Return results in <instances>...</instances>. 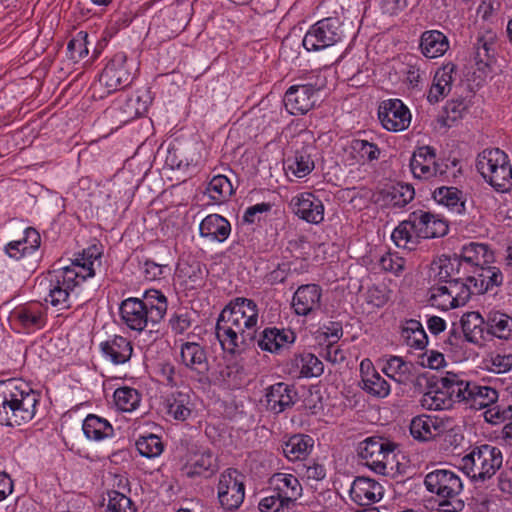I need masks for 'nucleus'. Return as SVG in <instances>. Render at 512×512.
<instances>
[{
  "mask_svg": "<svg viewBox=\"0 0 512 512\" xmlns=\"http://www.w3.org/2000/svg\"><path fill=\"white\" fill-rule=\"evenodd\" d=\"M259 322L257 304L246 298H236L220 313L216 323V336L222 348L231 353H240L251 345Z\"/></svg>",
  "mask_w": 512,
  "mask_h": 512,
  "instance_id": "nucleus-1",
  "label": "nucleus"
},
{
  "mask_svg": "<svg viewBox=\"0 0 512 512\" xmlns=\"http://www.w3.org/2000/svg\"><path fill=\"white\" fill-rule=\"evenodd\" d=\"M99 257L95 247L84 250L69 266L61 268L50 280L46 287V303L58 311L69 309L72 306V295L87 278L93 277L94 261Z\"/></svg>",
  "mask_w": 512,
  "mask_h": 512,
  "instance_id": "nucleus-2",
  "label": "nucleus"
},
{
  "mask_svg": "<svg viewBox=\"0 0 512 512\" xmlns=\"http://www.w3.org/2000/svg\"><path fill=\"white\" fill-rule=\"evenodd\" d=\"M38 394L21 379L0 382V424L15 426L27 423L36 414Z\"/></svg>",
  "mask_w": 512,
  "mask_h": 512,
  "instance_id": "nucleus-3",
  "label": "nucleus"
},
{
  "mask_svg": "<svg viewBox=\"0 0 512 512\" xmlns=\"http://www.w3.org/2000/svg\"><path fill=\"white\" fill-rule=\"evenodd\" d=\"M167 298L159 290H147L142 298L130 297L119 306L121 322L130 330L142 332L158 324L166 315Z\"/></svg>",
  "mask_w": 512,
  "mask_h": 512,
  "instance_id": "nucleus-4",
  "label": "nucleus"
},
{
  "mask_svg": "<svg viewBox=\"0 0 512 512\" xmlns=\"http://www.w3.org/2000/svg\"><path fill=\"white\" fill-rule=\"evenodd\" d=\"M503 455L499 448L484 444L474 447L458 463L459 469L474 482L490 479L500 469Z\"/></svg>",
  "mask_w": 512,
  "mask_h": 512,
  "instance_id": "nucleus-5",
  "label": "nucleus"
},
{
  "mask_svg": "<svg viewBox=\"0 0 512 512\" xmlns=\"http://www.w3.org/2000/svg\"><path fill=\"white\" fill-rule=\"evenodd\" d=\"M476 167L497 192L504 193L512 189V166L508 155L499 148L482 151L477 157Z\"/></svg>",
  "mask_w": 512,
  "mask_h": 512,
  "instance_id": "nucleus-6",
  "label": "nucleus"
},
{
  "mask_svg": "<svg viewBox=\"0 0 512 512\" xmlns=\"http://www.w3.org/2000/svg\"><path fill=\"white\" fill-rule=\"evenodd\" d=\"M457 403L475 410L485 409L498 401L499 392L494 387L468 380L463 374L448 378L446 384Z\"/></svg>",
  "mask_w": 512,
  "mask_h": 512,
  "instance_id": "nucleus-7",
  "label": "nucleus"
},
{
  "mask_svg": "<svg viewBox=\"0 0 512 512\" xmlns=\"http://www.w3.org/2000/svg\"><path fill=\"white\" fill-rule=\"evenodd\" d=\"M396 445L388 439L372 436L363 440L358 447V454L365 465L374 472L385 475L387 466L394 459Z\"/></svg>",
  "mask_w": 512,
  "mask_h": 512,
  "instance_id": "nucleus-8",
  "label": "nucleus"
},
{
  "mask_svg": "<svg viewBox=\"0 0 512 512\" xmlns=\"http://www.w3.org/2000/svg\"><path fill=\"white\" fill-rule=\"evenodd\" d=\"M245 498L244 476L236 469L227 468L217 483V499L220 507L229 512L240 508Z\"/></svg>",
  "mask_w": 512,
  "mask_h": 512,
  "instance_id": "nucleus-9",
  "label": "nucleus"
},
{
  "mask_svg": "<svg viewBox=\"0 0 512 512\" xmlns=\"http://www.w3.org/2000/svg\"><path fill=\"white\" fill-rule=\"evenodd\" d=\"M134 61L129 60L125 53H117L108 62L99 77V85L110 94L118 91L131 83Z\"/></svg>",
  "mask_w": 512,
  "mask_h": 512,
  "instance_id": "nucleus-10",
  "label": "nucleus"
},
{
  "mask_svg": "<svg viewBox=\"0 0 512 512\" xmlns=\"http://www.w3.org/2000/svg\"><path fill=\"white\" fill-rule=\"evenodd\" d=\"M343 37L337 18L327 17L314 24L303 39V46L308 51H319L333 46Z\"/></svg>",
  "mask_w": 512,
  "mask_h": 512,
  "instance_id": "nucleus-11",
  "label": "nucleus"
},
{
  "mask_svg": "<svg viewBox=\"0 0 512 512\" xmlns=\"http://www.w3.org/2000/svg\"><path fill=\"white\" fill-rule=\"evenodd\" d=\"M426 489L444 500L455 499L463 490L459 475L450 469H435L426 474Z\"/></svg>",
  "mask_w": 512,
  "mask_h": 512,
  "instance_id": "nucleus-12",
  "label": "nucleus"
},
{
  "mask_svg": "<svg viewBox=\"0 0 512 512\" xmlns=\"http://www.w3.org/2000/svg\"><path fill=\"white\" fill-rule=\"evenodd\" d=\"M378 118L388 131L400 132L406 130L411 123L410 110L399 99H388L381 102Z\"/></svg>",
  "mask_w": 512,
  "mask_h": 512,
  "instance_id": "nucleus-13",
  "label": "nucleus"
},
{
  "mask_svg": "<svg viewBox=\"0 0 512 512\" xmlns=\"http://www.w3.org/2000/svg\"><path fill=\"white\" fill-rule=\"evenodd\" d=\"M181 363L190 371L191 377L199 382L208 379L209 363L205 349L196 342L180 343Z\"/></svg>",
  "mask_w": 512,
  "mask_h": 512,
  "instance_id": "nucleus-14",
  "label": "nucleus"
},
{
  "mask_svg": "<svg viewBox=\"0 0 512 512\" xmlns=\"http://www.w3.org/2000/svg\"><path fill=\"white\" fill-rule=\"evenodd\" d=\"M289 207L296 216L308 223L319 224L324 220V205L313 193L302 192L293 196Z\"/></svg>",
  "mask_w": 512,
  "mask_h": 512,
  "instance_id": "nucleus-15",
  "label": "nucleus"
},
{
  "mask_svg": "<svg viewBox=\"0 0 512 512\" xmlns=\"http://www.w3.org/2000/svg\"><path fill=\"white\" fill-rule=\"evenodd\" d=\"M410 168L414 177L424 180L445 173L437 162L435 149L431 146H421L414 151L410 160Z\"/></svg>",
  "mask_w": 512,
  "mask_h": 512,
  "instance_id": "nucleus-16",
  "label": "nucleus"
},
{
  "mask_svg": "<svg viewBox=\"0 0 512 512\" xmlns=\"http://www.w3.org/2000/svg\"><path fill=\"white\" fill-rule=\"evenodd\" d=\"M416 236L420 239L442 237L448 232V225L438 216L424 210L410 213Z\"/></svg>",
  "mask_w": 512,
  "mask_h": 512,
  "instance_id": "nucleus-17",
  "label": "nucleus"
},
{
  "mask_svg": "<svg viewBox=\"0 0 512 512\" xmlns=\"http://www.w3.org/2000/svg\"><path fill=\"white\" fill-rule=\"evenodd\" d=\"M317 100L316 90L310 84L293 85L285 93L284 103L290 114H305Z\"/></svg>",
  "mask_w": 512,
  "mask_h": 512,
  "instance_id": "nucleus-18",
  "label": "nucleus"
},
{
  "mask_svg": "<svg viewBox=\"0 0 512 512\" xmlns=\"http://www.w3.org/2000/svg\"><path fill=\"white\" fill-rule=\"evenodd\" d=\"M383 486L376 480L368 477H357L350 488V497L360 506H369L382 499Z\"/></svg>",
  "mask_w": 512,
  "mask_h": 512,
  "instance_id": "nucleus-19",
  "label": "nucleus"
},
{
  "mask_svg": "<svg viewBox=\"0 0 512 512\" xmlns=\"http://www.w3.org/2000/svg\"><path fill=\"white\" fill-rule=\"evenodd\" d=\"M456 376L454 372H446L444 376L439 379V386L436 390H431L424 393L420 399V405L426 410H446L450 409L453 403H457L456 398L447 388L446 381L448 378Z\"/></svg>",
  "mask_w": 512,
  "mask_h": 512,
  "instance_id": "nucleus-20",
  "label": "nucleus"
},
{
  "mask_svg": "<svg viewBox=\"0 0 512 512\" xmlns=\"http://www.w3.org/2000/svg\"><path fill=\"white\" fill-rule=\"evenodd\" d=\"M10 321L21 328L35 331L46 325L47 317L45 309L39 304H29L13 310L10 314Z\"/></svg>",
  "mask_w": 512,
  "mask_h": 512,
  "instance_id": "nucleus-21",
  "label": "nucleus"
},
{
  "mask_svg": "<svg viewBox=\"0 0 512 512\" xmlns=\"http://www.w3.org/2000/svg\"><path fill=\"white\" fill-rule=\"evenodd\" d=\"M348 165L372 164L381 156V149L374 142L365 139H353L345 149Z\"/></svg>",
  "mask_w": 512,
  "mask_h": 512,
  "instance_id": "nucleus-22",
  "label": "nucleus"
},
{
  "mask_svg": "<svg viewBox=\"0 0 512 512\" xmlns=\"http://www.w3.org/2000/svg\"><path fill=\"white\" fill-rule=\"evenodd\" d=\"M103 358L114 365H121L128 362L133 353L131 341L120 335H114L99 345Z\"/></svg>",
  "mask_w": 512,
  "mask_h": 512,
  "instance_id": "nucleus-23",
  "label": "nucleus"
},
{
  "mask_svg": "<svg viewBox=\"0 0 512 512\" xmlns=\"http://www.w3.org/2000/svg\"><path fill=\"white\" fill-rule=\"evenodd\" d=\"M322 290L316 284L300 286L294 293L292 306L298 315L306 316L321 306Z\"/></svg>",
  "mask_w": 512,
  "mask_h": 512,
  "instance_id": "nucleus-24",
  "label": "nucleus"
},
{
  "mask_svg": "<svg viewBox=\"0 0 512 512\" xmlns=\"http://www.w3.org/2000/svg\"><path fill=\"white\" fill-rule=\"evenodd\" d=\"M467 281L472 284L475 294H484L503 283V274L498 267L491 264L480 265L473 270V275L467 277Z\"/></svg>",
  "mask_w": 512,
  "mask_h": 512,
  "instance_id": "nucleus-25",
  "label": "nucleus"
},
{
  "mask_svg": "<svg viewBox=\"0 0 512 512\" xmlns=\"http://www.w3.org/2000/svg\"><path fill=\"white\" fill-rule=\"evenodd\" d=\"M269 483L273 492L280 495L296 508V501L302 496V486L296 476L290 473L278 472L273 474Z\"/></svg>",
  "mask_w": 512,
  "mask_h": 512,
  "instance_id": "nucleus-26",
  "label": "nucleus"
},
{
  "mask_svg": "<svg viewBox=\"0 0 512 512\" xmlns=\"http://www.w3.org/2000/svg\"><path fill=\"white\" fill-rule=\"evenodd\" d=\"M444 431V422L434 416L419 415L414 417L410 423V433L414 439L419 441H429L443 434Z\"/></svg>",
  "mask_w": 512,
  "mask_h": 512,
  "instance_id": "nucleus-27",
  "label": "nucleus"
},
{
  "mask_svg": "<svg viewBox=\"0 0 512 512\" xmlns=\"http://www.w3.org/2000/svg\"><path fill=\"white\" fill-rule=\"evenodd\" d=\"M217 470V458L209 449L195 452L184 467V472L189 478L198 476L208 477Z\"/></svg>",
  "mask_w": 512,
  "mask_h": 512,
  "instance_id": "nucleus-28",
  "label": "nucleus"
},
{
  "mask_svg": "<svg viewBox=\"0 0 512 512\" xmlns=\"http://www.w3.org/2000/svg\"><path fill=\"white\" fill-rule=\"evenodd\" d=\"M200 236L210 241L224 242L231 233L229 221L219 214L206 216L199 225Z\"/></svg>",
  "mask_w": 512,
  "mask_h": 512,
  "instance_id": "nucleus-29",
  "label": "nucleus"
},
{
  "mask_svg": "<svg viewBox=\"0 0 512 512\" xmlns=\"http://www.w3.org/2000/svg\"><path fill=\"white\" fill-rule=\"evenodd\" d=\"M297 393L288 384L279 382L270 386L266 393L267 407L274 413H281L294 404Z\"/></svg>",
  "mask_w": 512,
  "mask_h": 512,
  "instance_id": "nucleus-30",
  "label": "nucleus"
},
{
  "mask_svg": "<svg viewBox=\"0 0 512 512\" xmlns=\"http://www.w3.org/2000/svg\"><path fill=\"white\" fill-rule=\"evenodd\" d=\"M323 372V363L314 354H299L291 360L289 373L295 378L319 377Z\"/></svg>",
  "mask_w": 512,
  "mask_h": 512,
  "instance_id": "nucleus-31",
  "label": "nucleus"
},
{
  "mask_svg": "<svg viewBox=\"0 0 512 512\" xmlns=\"http://www.w3.org/2000/svg\"><path fill=\"white\" fill-rule=\"evenodd\" d=\"M453 71L454 67L450 65L443 66L436 71L427 95V100L431 104L438 103L450 93L453 83Z\"/></svg>",
  "mask_w": 512,
  "mask_h": 512,
  "instance_id": "nucleus-32",
  "label": "nucleus"
},
{
  "mask_svg": "<svg viewBox=\"0 0 512 512\" xmlns=\"http://www.w3.org/2000/svg\"><path fill=\"white\" fill-rule=\"evenodd\" d=\"M498 37L497 33L491 29L481 32L477 37L475 44V61L477 64L489 66L496 55Z\"/></svg>",
  "mask_w": 512,
  "mask_h": 512,
  "instance_id": "nucleus-33",
  "label": "nucleus"
},
{
  "mask_svg": "<svg viewBox=\"0 0 512 512\" xmlns=\"http://www.w3.org/2000/svg\"><path fill=\"white\" fill-rule=\"evenodd\" d=\"M459 261L462 260L468 265L474 267L492 264L494 262V253L488 245L482 243L471 242L464 245L458 256Z\"/></svg>",
  "mask_w": 512,
  "mask_h": 512,
  "instance_id": "nucleus-34",
  "label": "nucleus"
},
{
  "mask_svg": "<svg viewBox=\"0 0 512 512\" xmlns=\"http://www.w3.org/2000/svg\"><path fill=\"white\" fill-rule=\"evenodd\" d=\"M420 48L427 58L442 56L449 48L447 37L438 30L425 31L421 36Z\"/></svg>",
  "mask_w": 512,
  "mask_h": 512,
  "instance_id": "nucleus-35",
  "label": "nucleus"
},
{
  "mask_svg": "<svg viewBox=\"0 0 512 512\" xmlns=\"http://www.w3.org/2000/svg\"><path fill=\"white\" fill-rule=\"evenodd\" d=\"M401 339L407 346L415 350H423L428 344V337L422 324L415 319L402 322Z\"/></svg>",
  "mask_w": 512,
  "mask_h": 512,
  "instance_id": "nucleus-36",
  "label": "nucleus"
},
{
  "mask_svg": "<svg viewBox=\"0 0 512 512\" xmlns=\"http://www.w3.org/2000/svg\"><path fill=\"white\" fill-rule=\"evenodd\" d=\"M413 364L399 356H390L382 367V372L399 384L413 381Z\"/></svg>",
  "mask_w": 512,
  "mask_h": 512,
  "instance_id": "nucleus-37",
  "label": "nucleus"
},
{
  "mask_svg": "<svg viewBox=\"0 0 512 512\" xmlns=\"http://www.w3.org/2000/svg\"><path fill=\"white\" fill-rule=\"evenodd\" d=\"M193 410L194 404L188 392H176L167 398V414L175 420H187Z\"/></svg>",
  "mask_w": 512,
  "mask_h": 512,
  "instance_id": "nucleus-38",
  "label": "nucleus"
},
{
  "mask_svg": "<svg viewBox=\"0 0 512 512\" xmlns=\"http://www.w3.org/2000/svg\"><path fill=\"white\" fill-rule=\"evenodd\" d=\"M294 336L291 332L277 328H266L262 331L258 340V346L265 351L275 353L285 345L293 342Z\"/></svg>",
  "mask_w": 512,
  "mask_h": 512,
  "instance_id": "nucleus-39",
  "label": "nucleus"
},
{
  "mask_svg": "<svg viewBox=\"0 0 512 512\" xmlns=\"http://www.w3.org/2000/svg\"><path fill=\"white\" fill-rule=\"evenodd\" d=\"M82 429L84 435L89 440L101 441L112 437L114 429L112 425L104 418L94 414H89L83 421Z\"/></svg>",
  "mask_w": 512,
  "mask_h": 512,
  "instance_id": "nucleus-40",
  "label": "nucleus"
},
{
  "mask_svg": "<svg viewBox=\"0 0 512 512\" xmlns=\"http://www.w3.org/2000/svg\"><path fill=\"white\" fill-rule=\"evenodd\" d=\"M313 447V440L306 435H294L282 446L285 457L290 461L305 459Z\"/></svg>",
  "mask_w": 512,
  "mask_h": 512,
  "instance_id": "nucleus-41",
  "label": "nucleus"
},
{
  "mask_svg": "<svg viewBox=\"0 0 512 512\" xmlns=\"http://www.w3.org/2000/svg\"><path fill=\"white\" fill-rule=\"evenodd\" d=\"M433 198L439 204L449 208L452 212L462 214L465 210L463 194L456 187H439L433 192Z\"/></svg>",
  "mask_w": 512,
  "mask_h": 512,
  "instance_id": "nucleus-42",
  "label": "nucleus"
},
{
  "mask_svg": "<svg viewBox=\"0 0 512 512\" xmlns=\"http://www.w3.org/2000/svg\"><path fill=\"white\" fill-rule=\"evenodd\" d=\"M488 333L504 340L512 338V317L509 315L493 311L490 312L487 319Z\"/></svg>",
  "mask_w": 512,
  "mask_h": 512,
  "instance_id": "nucleus-43",
  "label": "nucleus"
},
{
  "mask_svg": "<svg viewBox=\"0 0 512 512\" xmlns=\"http://www.w3.org/2000/svg\"><path fill=\"white\" fill-rule=\"evenodd\" d=\"M311 147H303L296 150L294 156L287 160V169L294 176L303 178L314 169V161L311 158Z\"/></svg>",
  "mask_w": 512,
  "mask_h": 512,
  "instance_id": "nucleus-44",
  "label": "nucleus"
},
{
  "mask_svg": "<svg viewBox=\"0 0 512 512\" xmlns=\"http://www.w3.org/2000/svg\"><path fill=\"white\" fill-rule=\"evenodd\" d=\"M391 238L397 247L409 250L414 249L419 242V238L416 236L410 216L393 230Z\"/></svg>",
  "mask_w": 512,
  "mask_h": 512,
  "instance_id": "nucleus-45",
  "label": "nucleus"
},
{
  "mask_svg": "<svg viewBox=\"0 0 512 512\" xmlns=\"http://www.w3.org/2000/svg\"><path fill=\"white\" fill-rule=\"evenodd\" d=\"M113 399L118 410L133 412L141 403V394L135 388L123 386L114 391Z\"/></svg>",
  "mask_w": 512,
  "mask_h": 512,
  "instance_id": "nucleus-46",
  "label": "nucleus"
},
{
  "mask_svg": "<svg viewBox=\"0 0 512 512\" xmlns=\"http://www.w3.org/2000/svg\"><path fill=\"white\" fill-rule=\"evenodd\" d=\"M206 193L215 203H222L232 195L233 186L225 175H216L208 183Z\"/></svg>",
  "mask_w": 512,
  "mask_h": 512,
  "instance_id": "nucleus-47",
  "label": "nucleus"
},
{
  "mask_svg": "<svg viewBox=\"0 0 512 512\" xmlns=\"http://www.w3.org/2000/svg\"><path fill=\"white\" fill-rule=\"evenodd\" d=\"M460 261L458 255L448 258H440L432 264V271L435 278L440 282L448 283L449 280H456L454 276L459 273Z\"/></svg>",
  "mask_w": 512,
  "mask_h": 512,
  "instance_id": "nucleus-48",
  "label": "nucleus"
},
{
  "mask_svg": "<svg viewBox=\"0 0 512 512\" xmlns=\"http://www.w3.org/2000/svg\"><path fill=\"white\" fill-rule=\"evenodd\" d=\"M446 285L457 307L464 306L471 295L475 294L473 286L467 281V278L465 281H461L460 279L449 280Z\"/></svg>",
  "mask_w": 512,
  "mask_h": 512,
  "instance_id": "nucleus-49",
  "label": "nucleus"
},
{
  "mask_svg": "<svg viewBox=\"0 0 512 512\" xmlns=\"http://www.w3.org/2000/svg\"><path fill=\"white\" fill-rule=\"evenodd\" d=\"M362 389L377 398H385L390 394L389 383L379 374H373L369 378L363 380Z\"/></svg>",
  "mask_w": 512,
  "mask_h": 512,
  "instance_id": "nucleus-50",
  "label": "nucleus"
},
{
  "mask_svg": "<svg viewBox=\"0 0 512 512\" xmlns=\"http://www.w3.org/2000/svg\"><path fill=\"white\" fill-rule=\"evenodd\" d=\"M88 33L85 31H79L76 35L68 42L67 50L68 57L74 62H78L84 59L88 53Z\"/></svg>",
  "mask_w": 512,
  "mask_h": 512,
  "instance_id": "nucleus-51",
  "label": "nucleus"
},
{
  "mask_svg": "<svg viewBox=\"0 0 512 512\" xmlns=\"http://www.w3.org/2000/svg\"><path fill=\"white\" fill-rule=\"evenodd\" d=\"M136 447L139 453L147 458L157 457L163 451L161 439L154 434L140 437L136 442Z\"/></svg>",
  "mask_w": 512,
  "mask_h": 512,
  "instance_id": "nucleus-52",
  "label": "nucleus"
},
{
  "mask_svg": "<svg viewBox=\"0 0 512 512\" xmlns=\"http://www.w3.org/2000/svg\"><path fill=\"white\" fill-rule=\"evenodd\" d=\"M258 509L260 512H295V508L277 493L263 497Z\"/></svg>",
  "mask_w": 512,
  "mask_h": 512,
  "instance_id": "nucleus-53",
  "label": "nucleus"
},
{
  "mask_svg": "<svg viewBox=\"0 0 512 512\" xmlns=\"http://www.w3.org/2000/svg\"><path fill=\"white\" fill-rule=\"evenodd\" d=\"M430 302L432 306L444 311L457 308L446 284L431 288Z\"/></svg>",
  "mask_w": 512,
  "mask_h": 512,
  "instance_id": "nucleus-54",
  "label": "nucleus"
},
{
  "mask_svg": "<svg viewBox=\"0 0 512 512\" xmlns=\"http://www.w3.org/2000/svg\"><path fill=\"white\" fill-rule=\"evenodd\" d=\"M105 512H135V508L129 497L113 490L108 493V504Z\"/></svg>",
  "mask_w": 512,
  "mask_h": 512,
  "instance_id": "nucleus-55",
  "label": "nucleus"
},
{
  "mask_svg": "<svg viewBox=\"0 0 512 512\" xmlns=\"http://www.w3.org/2000/svg\"><path fill=\"white\" fill-rule=\"evenodd\" d=\"M390 299V291L385 285H374L367 289L365 294L366 303L374 308H381Z\"/></svg>",
  "mask_w": 512,
  "mask_h": 512,
  "instance_id": "nucleus-56",
  "label": "nucleus"
},
{
  "mask_svg": "<svg viewBox=\"0 0 512 512\" xmlns=\"http://www.w3.org/2000/svg\"><path fill=\"white\" fill-rule=\"evenodd\" d=\"M414 189L409 185L394 186L390 192L392 205L404 207L414 199Z\"/></svg>",
  "mask_w": 512,
  "mask_h": 512,
  "instance_id": "nucleus-57",
  "label": "nucleus"
},
{
  "mask_svg": "<svg viewBox=\"0 0 512 512\" xmlns=\"http://www.w3.org/2000/svg\"><path fill=\"white\" fill-rule=\"evenodd\" d=\"M379 265L382 270L398 275L404 269L405 260L395 253L386 252L380 257Z\"/></svg>",
  "mask_w": 512,
  "mask_h": 512,
  "instance_id": "nucleus-58",
  "label": "nucleus"
},
{
  "mask_svg": "<svg viewBox=\"0 0 512 512\" xmlns=\"http://www.w3.org/2000/svg\"><path fill=\"white\" fill-rule=\"evenodd\" d=\"M143 275L147 280L155 281L161 279L170 268L166 264H159L152 260H146L142 267Z\"/></svg>",
  "mask_w": 512,
  "mask_h": 512,
  "instance_id": "nucleus-59",
  "label": "nucleus"
},
{
  "mask_svg": "<svg viewBox=\"0 0 512 512\" xmlns=\"http://www.w3.org/2000/svg\"><path fill=\"white\" fill-rule=\"evenodd\" d=\"M489 369L497 374L506 373L512 369L511 354H494L489 359Z\"/></svg>",
  "mask_w": 512,
  "mask_h": 512,
  "instance_id": "nucleus-60",
  "label": "nucleus"
},
{
  "mask_svg": "<svg viewBox=\"0 0 512 512\" xmlns=\"http://www.w3.org/2000/svg\"><path fill=\"white\" fill-rule=\"evenodd\" d=\"M510 405L500 407L494 406L484 411V419L487 423L497 425L500 423H506L507 416L509 413Z\"/></svg>",
  "mask_w": 512,
  "mask_h": 512,
  "instance_id": "nucleus-61",
  "label": "nucleus"
},
{
  "mask_svg": "<svg viewBox=\"0 0 512 512\" xmlns=\"http://www.w3.org/2000/svg\"><path fill=\"white\" fill-rule=\"evenodd\" d=\"M18 241L22 242L23 247L26 248V251L29 254H31L39 249L41 244V236L36 229L28 227L24 231V237Z\"/></svg>",
  "mask_w": 512,
  "mask_h": 512,
  "instance_id": "nucleus-62",
  "label": "nucleus"
},
{
  "mask_svg": "<svg viewBox=\"0 0 512 512\" xmlns=\"http://www.w3.org/2000/svg\"><path fill=\"white\" fill-rule=\"evenodd\" d=\"M320 355L328 362L332 364H339L342 363L345 359V353L340 348V346L335 345L334 343L330 342L326 347L323 349V351L320 353Z\"/></svg>",
  "mask_w": 512,
  "mask_h": 512,
  "instance_id": "nucleus-63",
  "label": "nucleus"
},
{
  "mask_svg": "<svg viewBox=\"0 0 512 512\" xmlns=\"http://www.w3.org/2000/svg\"><path fill=\"white\" fill-rule=\"evenodd\" d=\"M484 320L479 312H469L461 318V324L463 331L466 335L473 332L474 329L479 328L483 324Z\"/></svg>",
  "mask_w": 512,
  "mask_h": 512,
  "instance_id": "nucleus-64",
  "label": "nucleus"
}]
</instances>
